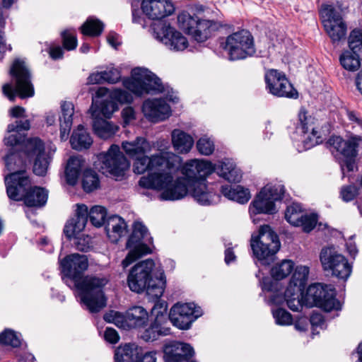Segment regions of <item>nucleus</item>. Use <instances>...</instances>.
Returning <instances> with one entry per match:
<instances>
[{
  "label": "nucleus",
  "mask_w": 362,
  "mask_h": 362,
  "mask_svg": "<svg viewBox=\"0 0 362 362\" xmlns=\"http://www.w3.org/2000/svg\"><path fill=\"white\" fill-rule=\"evenodd\" d=\"M6 167L13 171L5 177L8 197L15 201L23 199L28 206H42L47 200L48 193L44 188L35 187L27 190L30 185L28 176L23 169L24 162L16 153H10L5 158Z\"/></svg>",
  "instance_id": "nucleus-2"
},
{
  "label": "nucleus",
  "mask_w": 362,
  "mask_h": 362,
  "mask_svg": "<svg viewBox=\"0 0 362 362\" xmlns=\"http://www.w3.org/2000/svg\"><path fill=\"white\" fill-rule=\"evenodd\" d=\"M284 192V187L281 184H270L264 187L250 205V215L276 213L275 202L282 198Z\"/></svg>",
  "instance_id": "nucleus-12"
},
{
  "label": "nucleus",
  "mask_w": 362,
  "mask_h": 362,
  "mask_svg": "<svg viewBox=\"0 0 362 362\" xmlns=\"http://www.w3.org/2000/svg\"><path fill=\"white\" fill-rule=\"evenodd\" d=\"M0 343L18 347L21 344V340L13 331L6 329L0 334Z\"/></svg>",
  "instance_id": "nucleus-52"
},
{
  "label": "nucleus",
  "mask_w": 362,
  "mask_h": 362,
  "mask_svg": "<svg viewBox=\"0 0 362 362\" xmlns=\"http://www.w3.org/2000/svg\"><path fill=\"white\" fill-rule=\"evenodd\" d=\"M148 315L146 310L141 306L129 308L124 316L115 313L113 322L123 329L139 328L146 325Z\"/></svg>",
  "instance_id": "nucleus-23"
},
{
  "label": "nucleus",
  "mask_w": 362,
  "mask_h": 362,
  "mask_svg": "<svg viewBox=\"0 0 362 362\" xmlns=\"http://www.w3.org/2000/svg\"><path fill=\"white\" fill-rule=\"evenodd\" d=\"M147 235L148 230L146 226L140 222L134 223L133 232L127 243V248L129 249V252L122 262L124 268L143 255L151 252L150 248L142 243Z\"/></svg>",
  "instance_id": "nucleus-15"
},
{
  "label": "nucleus",
  "mask_w": 362,
  "mask_h": 362,
  "mask_svg": "<svg viewBox=\"0 0 362 362\" xmlns=\"http://www.w3.org/2000/svg\"><path fill=\"white\" fill-rule=\"evenodd\" d=\"M304 216L303 214L302 206L300 204L293 203L287 206L285 212L286 220L293 226H298L300 219Z\"/></svg>",
  "instance_id": "nucleus-45"
},
{
  "label": "nucleus",
  "mask_w": 362,
  "mask_h": 362,
  "mask_svg": "<svg viewBox=\"0 0 362 362\" xmlns=\"http://www.w3.org/2000/svg\"><path fill=\"white\" fill-rule=\"evenodd\" d=\"M197 148L201 154L209 156L214 151V142L211 139L203 136L197 141Z\"/></svg>",
  "instance_id": "nucleus-51"
},
{
  "label": "nucleus",
  "mask_w": 362,
  "mask_h": 362,
  "mask_svg": "<svg viewBox=\"0 0 362 362\" xmlns=\"http://www.w3.org/2000/svg\"><path fill=\"white\" fill-rule=\"evenodd\" d=\"M349 50L362 54V31L360 30H354L349 37Z\"/></svg>",
  "instance_id": "nucleus-49"
},
{
  "label": "nucleus",
  "mask_w": 362,
  "mask_h": 362,
  "mask_svg": "<svg viewBox=\"0 0 362 362\" xmlns=\"http://www.w3.org/2000/svg\"><path fill=\"white\" fill-rule=\"evenodd\" d=\"M98 174L92 170H86L83 173L82 185L86 192H90L99 187Z\"/></svg>",
  "instance_id": "nucleus-46"
},
{
  "label": "nucleus",
  "mask_w": 362,
  "mask_h": 362,
  "mask_svg": "<svg viewBox=\"0 0 362 362\" xmlns=\"http://www.w3.org/2000/svg\"><path fill=\"white\" fill-rule=\"evenodd\" d=\"M62 114L59 116L60 137L62 140H66L69 134L74 114V107L71 102H63L61 104Z\"/></svg>",
  "instance_id": "nucleus-30"
},
{
  "label": "nucleus",
  "mask_w": 362,
  "mask_h": 362,
  "mask_svg": "<svg viewBox=\"0 0 362 362\" xmlns=\"http://www.w3.org/2000/svg\"><path fill=\"white\" fill-rule=\"evenodd\" d=\"M360 55L351 50H346L340 55V64L346 70L356 71L361 66Z\"/></svg>",
  "instance_id": "nucleus-41"
},
{
  "label": "nucleus",
  "mask_w": 362,
  "mask_h": 362,
  "mask_svg": "<svg viewBox=\"0 0 362 362\" xmlns=\"http://www.w3.org/2000/svg\"><path fill=\"white\" fill-rule=\"evenodd\" d=\"M250 245L254 255L264 264H269L280 248L278 236L268 225L260 227L257 236H252Z\"/></svg>",
  "instance_id": "nucleus-9"
},
{
  "label": "nucleus",
  "mask_w": 362,
  "mask_h": 362,
  "mask_svg": "<svg viewBox=\"0 0 362 362\" xmlns=\"http://www.w3.org/2000/svg\"><path fill=\"white\" fill-rule=\"evenodd\" d=\"M170 334V328L165 327L163 324L154 320L151 325L145 329L140 334V337L145 341L157 339L159 336H166Z\"/></svg>",
  "instance_id": "nucleus-39"
},
{
  "label": "nucleus",
  "mask_w": 362,
  "mask_h": 362,
  "mask_svg": "<svg viewBox=\"0 0 362 362\" xmlns=\"http://www.w3.org/2000/svg\"><path fill=\"white\" fill-rule=\"evenodd\" d=\"M93 128L95 134L103 139H107L112 137L118 130L117 126L100 118L94 119Z\"/></svg>",
  "instance_id": "nucleus-38"
},
{
  "label": "nucleus",
  "mask_w": 362,
  "mask_h": 362,
  "mask_svg": "<svg viewBox=\"0 0 362 362\" xmlns=\"http://www.w3.org/2000/svg\"><path fill=\"white\" fill-rule=\"evenodd\" d=\"M293 267L294 264L292 261L284 259L272 267L271 274L276 280H281L288 276Z\"/></svg>",
  "instance_id": "nucleus-44"
},
{
  "label": "nucleus",
  "mask_w": 362,
  "mask_h": 362,
  "mask_svg": "<svg viewBox=\"0 0 362 362\" xmlns=\"http://www.w3.org/2000/svg\"><path fill=\"white\" fill-rule=\"evenodd\" d=\"M156 39L163 42L169 49L179 52L188 47V41L179 31L163 22L154 23L151 25Z\"/></svg>",
  "instance_id": "nucleus-17"
},
{
  "label": "nucleus",
  "mask_w": 362,
  "mask_h": 362,
  "mask_svg": "<svg viewBox=\"0 0 362 362\" xmlns=\"http://www.w3.org/2000/svg\"><path fill=\"white\" fill-rule=\"evenodd\" d=\"M10 74L15 81V90L11 83H6L2 88L4 94L10 100H14L16 92L22 98L33 96L34 88L30 80V74L23 61L15 60L10 69Z\"/></svg>",
  "instance_id": "nucleus-7"
},
{
  "label": "nucleus",
  "mask_w": 362,
  "mask_h": 362,
  "mask_svg": "<svg viewBox=\"0 0 362 362\" xmlns=\"http://www.w3.org/2000/svg\"><path fill=\"white\" fill-rule=\"evenodd\" d=\"M106 216V209L101 206H93L90 211H88V217L89 216L90 222L96 227H100L105 223Z\"/></svg>",
  "instance_id": "nucleus-47"
},
{
  "label": "nucleus",
  "mask_w": 362,
  "mask_h": 362,
  "mask_svg": "<svg viewBox=\"0 0 362 362\" xmlns=\"http://www.w3.org/2000/svg\"><path fill=\"white\" fill-rule=\"evenodd\" d=\"M64 47L67 50L74 49L77 46L76 37L70 30H64L62 33Z\"/></svg>",
  "instance_id": "nucleus-56"
},
{
  "label": "nucleus",
  "mask_w": 362,
  "mask_h": 362,
  "mask_svg": "<svg viewBox=\"0 0 362 362\" xmlns=\"http://www.w3.org/2000/svg\"><path fill=\"white\" fill-rule=\"evenodd\" d=\"M181 165V163L180 164ZM180 167L165 168L162 173H150L140 178L139 184L148 189H162L160 199L162 200H178L185 197L188 193L192 195L190 184L183 177L173 180V172Z\"/></svg>",
  "instance_id": "nucleus-5"
},
{
  "label": "nucleus",
  "mask_w": 362,
  "mask_h": 362,
  "mask_svg": "<svg viewBox=\"0 0 362 362\" xmlns=\"http://www.w3.org/2000/svg\"><path fill=\"white\" fill-rule=\"evenodd\" d=\"M335 296V289L332 285L314 284L308 288L304 299L309 306L315 305L329 312L340 308L339 302Z\"/></svg>",
  "instance_id": "nucleus-13"
},
{
  "label": "nucleus",
  "mask_w": 362,
  "mask_h": 362,
  "mask_svg": "<svg viewBox=\"0 0 362 362\" xmlns=\"http://www.w3.org/2000/svg\"><path fill=\"white\" fill-rule=\"evenodd\" d=\"M222 194L228 199L235 201L240 204L247 203L251 197L250 193L247 189L242 186H222Z\"/></svg>",
  "instance_id": "nucleus-37"
},
{
  "label": "nucleus",
  "mask_w": 362,
  "mask_h": 362,
  "mask_svg": "<svg viewBox=\"0 0 362 362\" xmlns=\"http://www.w3.org/2000/svg\"><path fill=\"white\" fill-rule=\"evenodd\" d=\"M30 127V124L28 119H19L16 120L14 123L8 124V132L21 133L22 131L28 130Z\"/></svg>",
  "instance_id": "nucleus-57"
},
{
  "label": "nucleus",
  "mask_w": 362,
  "mask_h": 362,
  "mask_svg": "<svg viewBox=\"0 0 362 362\" xmlns=\"http://www.w3.org/2000/svg\"><path fill=\"white\" fill-rule=\"evenodd\" d=\"M345 112L349 121L362 129V118L360 115L356 112L349 110H345Z\"/></svg>",
  "instance_id": "nucleus-63"
},
{
  "label": "nucleus",
  "mask_w": 362,
  "mask_h": 362,
  "mask_svg": "<svg viewBox=\"0 0 362 362\" xmlns=\"http://www.w3.org/2000/svg\"><path fill=\"white\" fill-rule=\"evenodd\" d=\"M202 315L200 308L194 303H177L169 313V319L173 325L181 329H187L192 322Z\"/></svg>",
  "instance_id": "nucleus-18"
},
{
  "label": "nucleus",
  "mask_w": 362,
  "mask_h": 362,
  "mask_svg": "<svg viewBox=\"0 0 362 362\" xmlns=\"http://www.w3.org/2000/svg\"><path fill=\"white\" fill-rule=\"evenodd\" d=\"M297 291L292 286L287 287L284 293L287 305L293 311H298L303 307V291Z\"/></svg>",
  "instance_id": "nucleus-42"
},
{
  "label": "nucleus",
  "mask_w": 362,
  "mask_h": 362,
  "mask_svg": "<svg viewBox=\"0 0 362 362\" xmlns=\"http://www.w3.org/2000/svg\"><path fill=\"white\" fill-rule=\"evenodd\" d=\"M27 148L30 154L36 156L33 165L34 173L44 176L47 171L49 158L45 153L43 143L37 138L30 139L28 141Z\"/></svg>",
  "instance_id": "nucleus-25"
},
{
  "label": "nucleus",
  "mask_w": 362,
  "mask_h": 362,
  "mask_svg": "<svg viewBox=\"0 0 362 362\" xmlns=\"http://www.w3.org/2000/svg\"><path fill=\"white\" fill-rule=\"evenodd\" d=\"M141 8L144 13L153 20H160L175 11L171 0H143Z\"/></svg>",
  "instance_id": "nucleus-24"
},
{
  "label": "nucleus",
  "mask_w": 362,
  "mask_h": 362,
  "mask_svg": "<svg viewBox=\"0 0 362 362\" xmlns=\"http://www.w3.org/2000/svg\"><path fill=\"white\" fill-rule=\"evenodd\" d=\"M70 143L74 149L81 151L88 148L93 143V139L84 129L83 126L79 124L77 129L73 132Z\"/></svg>",
  "instance_id": "nucleus-35"
},
{
  "label": "nucleus",
  "mask_w": 362,
  "mask_h": 362,
  "mask_svg": "<svg viewBox=\"0 0 362 362\" xmlns=\"http://www.w3.org/2000/svg\"><path fill=\"white\" fill-rule=\"evenodd\" d=\"M88 221V207L77 204L76 214L66 223L64 233L68 238H76L85 228Z\"/></svg>",
  "instance_id": "nucleus-28"
},
{
  "label": "nucleus",
  "mask_w": 362,
  "mask_h": 362,
  "mask_svg": "<svg viewBox=\"0 0 362 362\" xmlns=\"http://www.w3.org/2000/svg\"><path fill=\"white\" fill-rule=\"evenodd\" d=\"M142 110L146 117L153 122L163 120L170 114V106L163 99L146 100Z\"/></svg>",
  "instance_id": "nucleus-27"
},
{
  "label": "nucleus",
  "mask_w": 362,
  "mask_h": 362,
  "mask_svg": "<svg viewBox=\"0 0 362 362\" xmlns=\"http://www.w3.org/2000/svg\"><path fill=\"white\" fill-rule=\"evenodd\" d=\"M171 137L173 147L178 153H187L193 146L192 137L180 129H174L171 133Z\"/></svg>",
  "instance_id": "nucleus-32"
},
{
  "label": "nucleus",
  "mask_w": 362,
  "mask_h": 362,
  "mask_svg": "<svg viewBox=\"0 0 362 362\" xmlns=\"http://www.w3.org/2000/svg\"><path fill=\"white\" fill-rule=\"evenodd\" d=\"M84 160L81 156H71L69 159L65 170L66 182L70 185H74L78 179Z\"/></svg>",
  "instance_id": "nucleus-34"
},
{
  "label": "nucleus",
  "mask_w": 362,
  "mask_h": 362,
  "mask_svg": "<svg viewBox=\"0 0 362 362\" xmlns=\"http://www.w3.org/2000/svg\"><path fill=\"white\" fill-rule=\"evenodd\" d=\"M168 305L165 301H158L151 309V313L155 316V321L163 324L166 320Z\"/></svg>",
  "instance_id": "nucleus-50"
},
{
  "label": "nucleus",
  "mask_w": 362,
  "mask_h": 362,
  "mask_svg": "<svg viewBox=\"0 0 362 362\" xmlns=\"http://www.w3.org/2000/svg\"><path fill=\"white\" fill-rule=\"evenodd\" d=\"M272 314L277 325L285 326L292 323L291 315L284 309L277 308L272 311Z\"/></svg>",
  "instance_id": "nucleus-53"
},
{
  "label": "nucleus",
  "mask_w": 362,
  "mask_h": 362,
  "mask_svg": "<svg viewBox=\"0 0 362 362\" xmlns=\"http://www.w3.org/2000/svg\"><path fill=\"white\" fill-rule=\"evenodd\" d=\"M300 221L298 226H301L304 232L309 233L316 226L317 216L315 214H304Z\"/></svg>",
  "instance_id": "nucleus-55"
},
{
  "label": "nucleus",
  "mask_w": 362,
  "mask_h": 362,
  "mask_svg": "<svg viewBox=\"0 0 362 362\" xmlns=\"http://www.w3.org/2000/svg\"><path fill=\"white\" fill-rule=\"evenodd\" d=\"M134 158L136 160L134 164V172L136 174H143L147 170H155L153 173H162L165 168H177L182 161L180 156L169 151H163L151 158L144 154Z\"/></svg>",
  "instance_id": "nucleus-11"
},
{
  "label": "nucleus",
  "mask_w": 362,
  "mask_h": 362,
  "mask_svg": "<svg viewBox=\"0 0 362 362\" xmlns=\"http://www.w3.org/2000/svg\"><path fill=\"white\" fill-rule=\"evenodd\" d=\"M103 76V71L93 73L88 76L87 83L89 84L103 83H104V78Z\"/></svg>",
  "instance_id": "nucleus-64"
},
{
  "label": "nucleus",
  "mask_w": 362,
  "mask_h": 362,
  "mask_svg": "<svg viewBox=\"0 0 362 362\" xmlns=\"http://www.w3.org/2000/svg\"><path fill=\"white\" fill-rule=\"evenodd\" d=\"M104 338L111 344H116L119 339V336L115 329L107 327L104 333Z\"/></svg>",
  "instance_id": "nucleus-62"
},
{
  "label": "nucleus",
  "mask_w": 362,
  "mask_h": 362,
  "mask_svg": "<svg viewBox=\"0 0 362 362\" xmlns=\"http://www.w3.org/2000/svg\"><path fill=\"white\" fill-rule=\"evenodd\" d=\"M214 172V165L206 160L194 159L186 163L182 173L192 187V196L202 205H211L219 202L220 197L212 185L206 184V177Z\"/></svg>",
  "instance_id": "nucleus-3"
},
{
  "label": "nucleus",
  "mask_w": 362,
  "mask_h": 362,
  "mask_svg": "<svg viewBox=\"0 0 362 362\" xmlns=\"http://www.w3.org/2000/svg\"><path fill=\"white\" fill-rule=\"evenodd\" d=\"M103 73L104 83L107 82L109 83H115L121 77L119 71L114 67L107 69V70L103 71Z\"/></svg>",
  "instance_id": "nucleus-58"
},
{
  "label": "nucleus",
  "mask_w": 362,
  "mask_h": 362,
  "mask_svg": "<svg viewBox=\"0 0 362 362\" xmlns=\"http://www.w3.org/2000/svg\"><path fill=\"white\" fill-rule=\"evenodd\" d=\"M154 267L151 259L137 263L129 272L127 284L132 291L140 293L146 291L149 298L156 300L163 294L165 280L163 273L159 277H153Z\"/></svg>",
  "instance_id": "nucleus-4"
},
{
  "label": "nucleus",
  "mask_w": 362,
  "mask_h": 362,
  "mask_svg": "<svg viewBox=\"0 0 362 362\" xmlns=\"http://www.w3.org/2000/svg\"><path fill=\"white\" fill-rule=\"evenodd\" d=\"M108 95L113 101L120 103H130L133 100L131 93L119 88L112 90Z\"/></svg>",
  "instance_id": "nucleus-54"
},
{
  "label": "nucleus",
  "mask_w": 362,
  "mask_h": 362,
  "mask_svg": "<svg viewBox=\"0 0 362 362\" xmlns=\"http://www.w3.org/2000/svg\"><path fill=\"white\" fill-rule=\"evenodd\" d=\"M122 146L125 153L131 158H138L149 149V144L143 137H137L133 141H123Z\"/></svg>",
  "instance_id": "nucleus-33"
},
{
  "label": "nucleus",
  "mask_w": 362,
  "mask_h": 362,
  "mask_svg": "<svg viewBox=\"0 0 362 362\" xmlns=\"http://www.w3.org/2000/svg\"><path fill=\"white\" fill-rule=\"evenodd\" d=\"M166 362H193V348L188 344L173 342L167 345L164 350Z\"/></svg>",
  "instance_id": "nucleus-26"
},
{
  "label": "nucleus",
  "mask_w": 362,
  "mask_h": 362,
  "mask_svg": "<svg viewBox=\"0 0 362 362\" xmlns=\"http://www.w3.org/2000/svg\"><path fill=\"white\" fill-rule=\"evenodd\" d=\"M308 274L309 268L308 267L302 265L296 267L288 287L292 286L293 288L297 289V291H303Z\"/></svg>",
  "instance_id": "nucleus-40"
},
{
  "label": "nucleus",
  "mask_w": 362,
  "mask_h": 362,
  "mask_svg": "<svg viewBox=\"0 0 362 362\" xmlns=\"http://www.w3.org/2000/svg\"><path fill=\"white\" fill-rule=\"evenodd\" d=\"M104 25L98 19L93 17L88 18L81 25V33L85 35L98 36L103 30Z\"/></svg>",
  "instance_id": "nucleus-43"
},
{
  "label": "nucleus",
  "mask_w": 362,
  "mask_h": 362,
  "mask_svg": "<svg viewBox=\"0 0 362 362\" xmlns=\"http://www.w3.org/2000/svg\"><path fill=\"white\" fill-rule=\"evenodd\" d=\"M230 60H239L252 55L255 50L250 33L242 30L228 35L223 45Z\"/></svg>",
  "instance_id": "nucleus-14"
},
{
  "label": "nucleus",
  "mask_w": 362,
  "mask_h": 362,
  "mask_svg": "<svg viewBox=\"0 0 362 362\" xmlns=\"http://www.w3.org/2000/svg\"><path fill=\"white\" fill-rule=\"evenodd\" d=\"M108 93V89L106 88L100 87L98 88L95 92V97L93 98L92 106L90 110L93 111V115H95L96 110H94L95 106H97L98 104L100 102L98 100L99 98L105 96Z\"/></svg>",
  "instance_id": "nucleus-61"
},
{
  "label": "nucleus",
  "mask_w": 362,
  "mask_h": 362,
  "mask_svg": "<svg viewBox=\"0 0 362 362\" xmlns=\"http://www.w3.org/2000/svg\"><path fill=\"white\" fill-rule=\"evenodd\" d=\"M360 140L358 137H351L348 140H344L341 136H333L327 141V145L330 151L335 157L341 160L340 165L343 173L344 168L349 172L354 170Z\"/></svg>",
  "instance_id": "nucleus-10"
},
{
  "label": "nucleus",
  "mask_w": 362,
  "mask_h": 362,
  "mask_svg": "<svg viewBox=\"0 0 362 362\" xmlns=\"http://www.w3.org/2000/svg\"><path fill=\"white\" fill-rule=\"evenodd\" d=\"M64 276L74 281V286L81 291V300L90 313H98L106 303L103 288L107 279L103 276H83L88 267L87 256L78 253L66 256L60 261Z\"/></svg>",
  "instance_id": "nucleus-1"
},
{
  "label": "nucleus",
  "mask_w": 362,
  "mask_h": 362,
  "mask_svg": "<svg viewBox=\"0 0 362 362\" xmlns=\"http://www.w3.org/2000/svg\"><path fill=\"white\" fill-rule=\"evenodd\" d=\"M138 346L134 344H127L119 346L115 353V362H139Z\"/></svg>",
  "instance_id": "nucleus-36"
},
{
  "label": "nucleus",
  "mask_w": 362,
  "mask_h": 362,
  "mask_svg": "<svg viewBox=\"0 0 362 362\" xmlns=\"http://www.w3.org/2000/svg\"><path fill=\"white\" fill-rule=\"evenodd\" d=\"M323 25L333 42H339L346 34V25L341 15L336 13L331 6H324L322 10Z\"/></svg>",
  "instance_id": "nucleus-20"
},
{
  "label": "nucleus",
  "mask_w": 362,
  "mask_h": 362,
  "mask_svg": "<svg viewBox=\"0 0 362 362\" xmlns=\"http://www.w3.org/2000/svg\"><path fill=\"white\" fill-rule=\"evenodd\" d=\"M177 21L181 29L191 35L196 41L204 42L209 36L211 21L196 20L189 14L182 13L178 16Z\"/></svg>",
  "instance_id": "nucleus-21"
},
{
  "label": "nucleus",
  "mask_w": 362,
  "mask_h": 362,
  "mask_svg": "<svg viewBox=\"0 0 362 362\" xmlns=\"http://www.w3.org/2000/svg\"><path fill=\"white\" fill-rule=\"evenodd\" d=\"M100 106H95L94 110H96L95 115H97V111L98 109L99 112L105 117H110L114 112L117 110L118 106L116 102L113 101L109 96L108 98L101 100L100 103Z\"/></svg>",
  "instance_id": "nucleus-48"
},
{
  "label": "nucleus",
  "mask_w": 362,
  "mask_h": 362,
  "mask_svg": "<svg viewBox=\"0 0 362 362\" xmlns=\"http://www.w3.org/2000/svg\"><path fill=\"white\" fill-rule=\"evenodd\" d=\"M341 199L345 202L353 200L357 194V188L354 185L344 186L340 192Z\"/></svg>",
  "instance_id": "nucleus-59"
},
{
  "label": "nucleus",
  "mask_w": 362,
  "mask_h": 362,
  "mask_svg": "<svg viewBox=\"0 0 362 362\" xmlns=\"http://www.w3.org/2000/svg\"><path fill=\"white\" fill-rule=\"evenodd\" d=\"M320 262L324 270L333 276L346 280L351 273V266L347 259L332 247L324 248L320 252Z\"/></svg>",
  "instance_id": "nucleus-16"
},
{
  "label": "nucleus",
  "mask_w": 362,
  "mask_h": 362,
  "mask_svg": "<svg viewBox=\"0 0 362 362\" xmlns=\"http://www.w3.org/2000/svg\"><path fill=\"white\" fill-rule=\"evenodd\" d=\"M299 121L296 129L302 134V141L305 149H309L322 141L321 134L317 130L313 118L307 117L305 112H300Z\"/></svg>",
  "instance_id": "nucleus-22"
},
{
  "label": "nucleus",
  "mask_w": 362,
  "mask_h": 362,
  "mask_svg": "<svg viewBox=\"0 0 362 362\" xmlns=\"http://www.w3.org/2000/svg\"><path fill=\"white\" fill-rule=\"evenodd\" d=\"M123 85L127 90L139 96L162 93L165 90L159 78L147 69L141 67L133 69L132 77L125 78Z\"/></svg>",
  "instance_id": "nucleus-6"
},
{
  "label": "nucleus",
  "mask_w": 362,
  "mask_h": 362,
  "mask_svg": "<svg viewBox=\"0 0 362 362\" xmlns=\"http://www.w3.org/2000/svg\"><path fill=\"white\" fill-rule=\"evenodd\" d=\"M214 171L230 182H238L240 180L242 175L240 169L236 168L233 162L229 159H224L217 165H214Z\"/></svg>",
  "instance_id": "nucleus-31"
},
{
  "label": "nucleus",
  "mask_w": 362,
  "mask_h": 362,
  "mask_svg": "<svg viewBox=\"0 0 362 362\" xmlns=\"http://www.w3.org/2000/svg\"><path fill=\"white\" fill-rule=\"evenodd\" d=\"M127 228V223L119 216H112L107 220L105 230L108 238L113 243H117L121 237L126 235Z\"/></svg>",
  "instance_id": "nucleus-29"
},
{
  "label": "nucleus",
  "mask_w": 362,
  "mask_h": 362,
  "mask_svg": "<svg viewBox=\"0 0 362 362\" xmlns=\"http://www.w3.org/2000/svg\"><path fill=\"white\" fill-rule=\"evenodd\" d=\"M95 166L102 173L122 180L129 169L130 163L119 151V146L113 144L107 152L98 156Z\"/></svg>",
  "instance_id": "nucleus-8"
},
{
  "label": "nucleus",
  "mask_w": 362,
  "mask_h": 362,
  "mask_svg": "<svg viewBox=\"0 0 362 362\" xmlns=\"http://www.w3.org/2000/svg\"><path fill=\"white\" fill-rule=\"evenodd\" d=\"M24 141V136L21 133L15 132L4 139V143L6 146H13Z\"/></svg>",
  "instance_id": "nucleus-60"
},
{
  "label": "nucleus",
  "mask_w": 362,
  "mask_h": 362,
  "mask_svg": "<svg viewBox=\"0 0 362 362\" xmlns=\"http://www.w3.org/2000/svg\"><path fill=\"white\" fill-rule=\"evenodd\" d=\"M266 88L269 93L277 97L294 98L298 95L286 76L275 69L266 72L264 76Z\"/></svg>",
  "instance_id": "nucleus-19"
}]
</instances>
